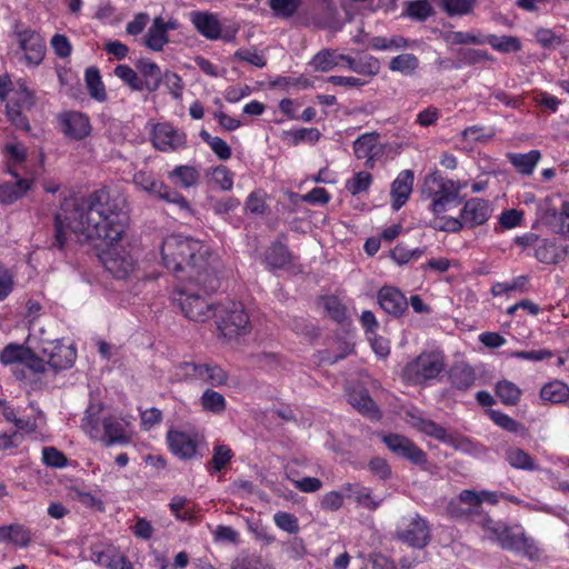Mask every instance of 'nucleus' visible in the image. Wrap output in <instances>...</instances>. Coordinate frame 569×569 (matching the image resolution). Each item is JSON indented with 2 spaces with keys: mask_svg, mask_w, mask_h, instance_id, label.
Returning <instances> with one entry per match:
<instances>
[{
  "mask_svg": "<svg viewBox=\"0 0 569 569\" xmlns=\"http://www.w3.org/2000/svg\"><path fill=\"white\" fill-rule=\"evenodd\" d=\"M52 247L62 249L68 231L87 239L102 240L107 249L100 254L106 270L117 279L127 278L136 260L119 244L129 224L127 199L120 192L102 187L86 198L64 199L54 214Z\"/></svg>",
  "mask_w": 569,
  "mask_h": 569,
  "instance_id": "obj_1",
  "label": "nucleus"
},
{
  "mask_svg": "<svg viewBox=\"0 0 569 569\" xmlns=\"http://www.w3.org/2000/svg\"><path fill=\"white\" fill-rule=\"evenodd\" d=\"M157 197L160 199H163L168 202L178 204L180 209L182 210H190V204L188 200L180 194L178 191L171 189L170 187L166 186L163 183V189L160 190V192L157 193Z\"/></svg>",
  "mask_w": 569,
  "mask_h": 569,
  "instance_id": "obj_61",
  "label": "nucleus"
},
{
  "mask_svg": "<svg viewBox=\"0 0 569 569\" xmlns=\"http://www.w3.org/2000/svg\"><path fill=\"white\" fill-rule=\"evenodd\" d=\"M341 61H346L348 68L359 74H366L369 77L376 76L380 70L379 60L372 56H365L358 60L350 56H341Z\"/></svg>",
  "mask_w": 569,
  "mask_h": 569,
  "instance_id": "obj_31",
  "label": "nucleus"
},
{
  "mask_svg": "<svg viewBox=\"0 0 569 569\" xmlns=\"http://www.w3.org/2000/svg\"><path fill=\"white\" fill-rule=\"evenodd\" d=\"M372 182V176L367 171L357 172L353 178L347 181L346 188L352 194L365 192Z\"/></svg>",
  "mask_w": 569,
  "mask_h": 569,
  "instance_id": "obj_51",
  "label": "nucleus"
},
{
  "mask_svg": "<svg viewBox=\"0 0 569 569\" xmlns=\"http://www.w3.org/2000/svg\"><path fill=\"white\" fill-rule=\"evenodd\" d=\"M376 147V138L373 134H362L353 142V151L358 159H371Z\"/></svg>",
  "mask_w": 569,
  "mask_h": 569,
  "instance_id": "obj_49",
  "label": "nucleus"
},
{
  "mask_svg": "<svg viewBox=\"0 0 569 569\" xmlns=\"http://www.w3.org/2000/svg\"><path fill=\"white\" fill-rule=\"evenodd\" d=\"M507 158L518 172L531 174L541 154L538 150H531L528 153H508Z\"/></svg>",
  "mask_w": 569,
  "mask_h": 569,
  "instance_id": "obj_33",
  "label": "nucleus"
},
{
  "mask_svg": "<svg viewBox=\"0 0 569 569\" xmlns=\"http://www.w3.org/2000/svg\"><path fill=\"white\" fill-rule=\"evenodd\" d=\"M492 531L503 549L521 552L531 560L539 558L540 550L536 541L523 531L517 532L510 527L493 528Z\"/></svg>",
  "mask_w": 569,
  "mask_h": 569,
  "instance_id": "obj_9",
  "label": "nucleus"
},
{
  "mask_svg": "<svg viewBox=\"0 0 569 569\" xmlns=\"http://www.w3.org/2000/svg\"><path fill=\"white\" fill-rule=\"evenodd\" d=\"M269 6L278 18H291L298 10L299 4L295 0H270Z\"/></svg>",
  "mask_w": 569,
  "mask_h": 569,
  "instance_id": "obj_55",
  "label": "nucleus"
},
{
  "mask_svg": "<svg viewBox=\"0 0 569 569\" xmlns=\"http://www.w3.org/2000/svg\"><path fill=\"white\" fill-rule=\"evenodd\" d=\"M496 395L503 405L516 406L520 400L521 390L513 382L502 380L496 386Z\"/></svg>",
  "mask_w": 569,
  "mask_h": 569,
  "instance_id": "obj_40",
  "label": "nucleus"
},
{
  "mask_svg": "<svg viewBox=\"0 0 569 569\" xmlns=\"http://www.w3.org/2000/svg\"><path fill=\"white\" fill-rule=\"evenodd\" d=\"M407 13L416 20L425 21L433 13V8L428 0H415L408 3Z\"/></svg>",
  "mask_w": 569,
  "mask_h": 569,
  "instance_id": "obj_52",
  "label": "nucleus"
},
{
  "mask_svg": "<svg viewBox=\"0 0 569 569\" xmlns=\"http://www.w3.org/2000/svg\"><path fill=\"white\" fill-rule=\"evenodd\" d=\"M218 337L224 342H237L251 332L249 316L241 302L228 301L216 307Z\"/></svg>",
  "mask_w": 569,
  "mask_h": 569,
  "instance_id": "obj_3",
  "label": "nucleus"
},
{
  "mask_svg": "<svg viewBox=\"0 0 569 569\" xmlns=\"http://www.w3.org/2000/svg\"><path fill=\"white\" fill-rule=\"evenodd\" d=\"M537 222L547 226L555 233L569 238V201H565L558 211L551 198H545L537 207Z\"/></svg>",
  "mask_w": 569,
  "mask_h": 569,
  "instance_id": "obj_8",
  "label": "nucleus"
},
{
  "mask_svg": "<svg viewBox=\"0 0 569 569\" xmlns=\"http://www.w3.org/2000/svg\"><path fill=\"white\" fill-rule=\"evenodd\" d=\"M419 66L418 58L412 53H402L395 57L389 64L390 70L403 74H412Z\"/></svg>",
  "mask_w": 569,
  "mask_h": 569,
  "instance_id": "obj_42",
  "label": "nucleus"
},
{
  "mask_svg": "<svg viewBox=\"0 0 569 569\" xmlns=\"http://www.w3.org/2000/svg\"><path fill=\"white\" fill-rule=\"evenodd\" d=\"M343 490L347 492L348 498L353 499L359 505L369 510H376L380 502L371 497V490L357 483H346Z\"/></svg>",
  "mask_w": 569,
  "mask_h": 569,
  "instance_id": "obj_34",
  "label": "nucleus"
},
{
  "mask_svg": "<svg viewBox=\"0 0 569 569\" xmlns=\"http://www.w3.org/2000/svg\"><path fill=\"white\" fill-rule=\"evenodd\" d=\"M183 367L191 368L192 372H188V376L194 379L203 380L213 387H219L227 383L228 376L226 371L219 366H211L208 363L198 365L194 362H184Z\"/></svg>",
  "mask_w": 569,
  "mask_h": 569,
  "instance_id": "obj_21",
  "label": "nucleus"
},
{
  "mask_svg": "<svg viewBox=\"0 0 569 569\" xmlns=\"http://www.w3.org/2000/svg\"><path fill=\"white\" fill-rule=\"evenodd\" d=\"M232 450L226 445H218L213 448V455L209 461V472L221 471L232 459Z\"/></svg>",
  "mask_w": 569,
  "mask_h": 569,
  "instance_id": "obj_45",
  "label": "nucleus"
},
{
  "mask_svg": "<svg viewBox=\"0 0 569 569\" xmlns=\"http://www.w3.org/2000/svg\"><path fill=\"white\" fill-rule=\"evenodd\" d=\"M163 266L177 279L196 283L206 293L216 292L220 288L218 259L200 241L172 234L161 246Z\"/></svg>",
  "mask_w": 569,
  "mask_h": 569,
  "instance_id": "obj_2",
  "label": "nucleus"
},
{
  "mask_svg": "<svg viewBox=\"0 0 569 569\" xmlns=\"http://www.w3.org/2000/svg\"><path fill=\"white\" fill-rule=\"evenodd\" d=\"M42 460L47 466L54 468H62L68 463L67 457L54 447L43 448Z\"/></svg>",
  "mask_w": 569,
  "mask_h": 569,
  "instance_id": "obj_59",
  "label": "nucleus"
},
{
  "mask_svg": "<svg viewBox=\"0 0 569 569\" xmlns=\"http://www.w3.org/2000/svg\"><path fill=\"white\" fill-rule=\"evenodd\" d=\"M103 429L104 436L107 438L106 445L110 446L113 443H124L128 441V438L124 433V428L120 421L117 419L109 417L103 419Z\"/></svg>",
  "mask_w": 569,
  "mask_h": 569,
  "instance_id": "obj_38",
  "label": "nucleus"
},
{
  "mask_svg": "<svg viewBox=\"0 0 569 569\" xmlns=\"http://www.w3.org/2000/svg\"><path fill=\"white\" fill-rule=\"evenodd\" d=\"M14 34L27 63L40 64L46 54V42L41 34L31 29L16 31Z\"/></svg>",
  "mask_w": 569,
  "mask_h": 569,
  "instance_id": "obj_11",
  "label": "nucleus"
},
{
  "mask_svg": "<svg viewBox=\"0 0 569 569\" xmlns=\"http://www.w3.org/2000/svg\"><path fill=\"white\" fill-rule=\"evenodd\" d=\"M189 500L186 497L174 496L169 505L174 517L181 521H192L193 511L187 508Z\"/></svg>",
  "mask_w": 569,
  "mask_h": 569,
  "instance_id": "obj_53",
  "label": "nucleus"
},
{
  "mask_svg": "<svg viewBox=\"0 0 569 569\" xmlns=\"http://www.w3.org/2000/svg\"><path fill=\"white\" fill-rule=\"evenodd\" d=\"M348 402L360 413L367 415L372 419H379L381 416L367 389L362 388L350 392L348 395Z\"/></svg>",
  "mask_w": 569,
  "mask_h": 569,
  "instance_id": "obj_26",
  "label": "nucleus"
},
{
  "mask_svg": "<svg viewBox=\"0 0 569 569\" xmlns=\"http://www.w3.org/2000/svg\"><path fill=\"white\" fill-rule=\"evenodd\" d=\"M506 458L508 462L517 469L523 470H535L536 466L533 465L532 458L520 448H511L507 451Z\"/></svg>",
  "mask_w": 569,
  "mask_h": 569,
  "instance_id": "obj_48",
  "label": "nucleus"
},
{
  "mask_svg": "<svg viewBox=\"0 0 569 569\" xmlns=\"http://www.w3.org/2000/svg\"><path fill=\"white\" fill-rule=\"evenodd\" d=\"M184 132L174 129L169 123H159L153 129L152 143L160 151H174L186 146Z\"/></svg>",
  "mask_w": 569,
  "mask_h": 569,
  "instance_id": "obj_14",
  "label": "nucleus"
},
{
  "mask_svg": "<svg viewBox=\"0 0 569 569\" xmlns=\"http://www.w3.org/2000/svg\"><path fill=\"white\" fill-rule=\"evenodd\" d=\"M425 253L423 249H409L399 243L391 250V257L398 264H405L410 259H418Z\"/></svg>",
  "mask_w": 569,
  "mask_h": 569,
  "instance_id": "obj_56",
  "label": "nucleus"
},
{
  "mask_svg": "<svg viewBox=\"0 0 569 569\" xmlns=\"http://www.w3.org/2000/svg\"><path fill=\"white\" fill-rule=\"evenodd\" d=\"M90 558L93 562L108 569H133L131 562L112 548L101 551L93 550Z\"/></svg>",
  "mask_w": 569,
  "mask_h": 569,
  "instance_id": "obj_25",
  "label": "nucleus"
},
{
  "mask_svg": "<svg viewBox=\"0 0 569 569\" xmlns=\"http://www.w3.org/2000/svg\"><path fill=\"white\" fill-rule=\"evenodd\" d=\"M287 236L280 233L264 252V262L270 270L283 269L292 261V254L284 241Z\"/></svg>",
  "mask_w": 569,
  "mask_h": 569,
  "instance_id": "obj_18",
  "label": "nucleus"
},
{
  "mask_svg": "<svg viewBox=\"0 0 569 569\" xmlns=\"http://www.w3.org/2000/svg\"><path fill=\"white\" fill-rule=\"evenodd\" d=\"M487 500L496 503L497 499L493 493L482 491L480 495L472 490H462L459 493L458 501H450L448 505V512L451 517L457 519H471L488 527L491 519L482 512V501Z\"/></svg>",
  "mask_w": 569,
  "mask_h": 569,
  "instance_id": "obj_4",
  "label": "nucleus"
},
{
  "mask_svg": "<svg viewBox=\"0 0 569 569\" xmlns=\"http://www.w3.org/2000/svg\"><path fill=\"white\" fill-rule=\"evenodd\" d=\"M143 42L153 51H161L163 46L169 42L166 28L162 26V17H156L153 19L151 27L144 36Z\"/></svg>",
  "mask_w": 569,
  "mask_h": 569,
  "instance_id": "obj_30",
  "label": "nucleus"
},
{
  "mask_svg": "<svg viewBox=\"0 0 569 569\" xmlns=\"http://www.w3.org/2000/svg\"><path fill=\"white\" fill-rule=\"evenodd\" d=\"M190 21L196 30L207 39L217 40L221 37L222 26L217 14L207 11H192Z\"/></svg>",
  "mask_w": 569,
  "mask_h": 569,
  "instance_id": "obj_19",
  "label": "nucleus"
},
{
  "mask_svg": "<svg viewBox=\"0 0 569 569\" xmlns=\"http://www.w3.org/2000/svg\"><path fill=\"white\" fill-rule=\"evenodd\" d=\"M469 0H443V9L449 16H462L471 11Z\"/></svg>",
  "mask_w": 569,
  "mask_h": 569,
  "instance_id": "obj_62",
  "label": "nucleus"
},
{
  "mask_svg": "<svg viewBox=\"0 0 569 569\" xmlns=\"http://www.w3.org/2000/svg\"><path fill=\"white\" fill-rule=\"evenodd\" d=\"M30 348L22 345L9 343L0 352V361L3 365L22 363Z\"/></svg>",
  "mask_w": 569,
  "mask_h": 569,
  "instance_id": "obj_44",
  "label": "nucleus"
},
{
  "mask_svg": "<svg viewBox=\"0 0 569 569\" xmlns=\"http://www.w3.org/2000/svg\"><path fill=\"white\" fill-rule=\"evenodd\" d=\"M382 442L393 455L416 466L425 467L428 462L427 453L405 436L398 433L383 435Z\"/></svg>",
  "mask_w": 569,
  "mask_h": 569,
  "instance_id": "obj_10",
  "label": "nucleus"
},
{
  "mask_svg": "<svg viewBox=\"0 0 569 569\" xmlns=\"http://www.w3.org/2000/svg\"><path fill=\"white\" fill-rule=\"evenodd\" d=\"M487 43L502 53L518 52L522 48L520 39L515 36L498 37L496 34H489L487 36Z\"/></svg>",
  "mask_w": 569,
  "mask_h": 569,
  "instance_id": "obj_36",
  "label": "nucleus"
},
{
  "mask_svg": "<svg viewBox=\"0 0 569 569\" xmlns=\"http://www.w3.org/2000/svg\"><path fill=\"white\" fill-rule=\"evenodd\" d=\"M426 186L428 189L423 192L432 197L430 209L436 216L445 212L451 203L461 202L459 192L463 184L458 181L446 179L438 172H433L426 178Z\"/></svg>",
  "mask_w": 569,
  "mask_h": 569,
  "instance_id": "obj_5",
  "label": "nucleus"
},
{
  "mask_svg": "<svg viewBox=\"0 0 569 569\" xmlns=\"http://www.w3.org/2000/svg\"><path fill=\"white\" fill-rule=\"evenodd\" d=\"M84 78L90 97L99 102H104L107 100V92L98 68H88Z\"/></svg>",
  "mask_w": 569,
  "mask_h": 569,
  "instance_id": "obj_35",
  "label": "nucleus"
},
{
  "mask_svg": "<svg viewBox=\"0 0 569 569\" xmlns=\"http://www.w3.org/2000/svg\"><path fill=\"white\" fill-rule=\"evenodd\" d=\"M460 60L466 64H476L482 61H493V57L485 50L460 49L458 51Z\"/></svg>",
  "mask_w": 569,
  "mask_h": 569,
  "instance_id": "obj_58",
  "label": "nucleus"
},
{
  "mask_svg": "<svg viewBox=\"0 0 569 569\" xmlns=\"http://www.w3.org/2000/svg\"><path fill=\"white\" fill-rule=\"evenodd\" d=\"M395 537L401 542L417 549H423L431 539L428 522L419 515H416L407 528L398 529Z\"/></svg>",
  "mask_w": 569,
  "mask_h": 569,
  "instance_id": "obj_12",
  "label": "nucleus"
},
{
  "mask_svg": "<svg viewBox=\"0 0 569 569\" xmlns=\"http://www.w3.org/2000/svg\"><path fill=\"white\" fill-rule=\"evenodd\" d=\"M449 380L452 387L458 390L466 391L475 385L476 372L469 365L458 362L449 370Z\"/></svg>",
  "mask_w": 569,
  "mask_h": 569,
  "instance_id": "obj_27",
  "label": "nucleus"
},
{
  "mask_svg": "<svg viewBox=\"0 0 569 569\" xmlns=\"http://www.w3.org/2000/svg\"><path fill=\"white\" fill-rule=\"evenodd\" d=\"M212 179L222 190L232 188V172L226 166L216 167L212 171Z\"/></svg>",
  "mask_w": 569,
  "mask_h": 569,
  "instance_id": "obj_63",
  "label": "nucleus"
},
{
  "mask_svg": "<svg viewBox=\"0 0 569 569\" xmlns=\"http://www.w3.org/2000/svg\"><path fill=\"white\" fill-rule=\"evenodd\" d=\"M540 398L551 403H563L569 400V386L560 380L546 383L540 390Z\"/></svg>",
  "mask_w": 569,
  "mask_h": 569,
  "instance_id": "obj_32",
  "label": "nucleus"
},
{
  "mask_svg": "<svg viewBox=\"0 0 569 569\" xmlns=\"http://www.w3.org/2000/svg\"><path fill=\"white\" fill-rule=\"evenodd\" d=\"M447 42L451 44H477L482 46L487 43V36L480 31L477 32H462V31H450L445 37Z\"/></svg>",
  "mask_w": 569,
  "mask_h": 569,
  "instance_id": "obj_39",
  "label": "nucleus"
},
{
  "mask_svg": "<svg viewBox=\"0 0 569 569\" xmlns=\"http://www.w3.org/2000/svg\"><path fill=\"white\" fill-rule=\"evenodd\" d=\"M201 406L204 410L213 412V413H221L226 410V399L220 393L212 389H207L201 398Z\"/></svg>",
  "mask_w": 569,
  "mask_h": 569,
  "instance_id": "obj_46",
  "label": "nucleus"
},
{
  "mask_svg": "<svg viewBox=\"0 0 569 569\" xmlns=\"http://www.w3.org/2000/svg\"><path fill=\"white\" fill-rule=\"evenodd\" d=\"M491 214L489 202L480 198H471L465 202L460 217L467 228L486 223Z\"/></svg>",
  "mask_w": 569,
  "mask_h": 569,
  "instance_id": "obj_17",
  "label": "nucleus"
},
{
  "mask_svg": "<svg viewBox=\"0 0 569 569\" xmlns=\"http://www.w3.org/2000/svg\"><path fill=\"white\" fill-rule=\"evenodd\" d=\"M369 470L381 480H387L391 477V468L386 459L375 457L369 461Z\"/></svg>",
  "mask_w": 569,
  "mask_h": 569,
  "instance_id": "obj_64",
  "label": "nucleus"
},
{
  "mask_svg": "<svg viewBox=\"0 0 569 569\" xmlns=\"http://www.w3.org/2000/svg\"><path fill=\"white\" fill-rule=\"evenodd\" d=\"M178 297L173 301L178 303L184 317L192 321L204 322L214 316L216 307L198 292L191 291L184 286L176 289Z\"/></svg>",
  "mask_w": 569,
  "mask_h": 569,
  "instance_id": "obj_7",
  "label": "nucleus"
},
{
  "mask_svg": "<svg viewBox=\"0 0 569 569\" xmlns=\"http://www.w3.org/2000/svg\"><path fill=\"white\" fill-rule=\"evenodd\" d=\"M32 184L31 180L18 179L14 182H3L0 184V203L4 206L12 204L22 198Z\"/></svg>",
  "mask_w": 569,
  "mask_h": 569,
  "instance_id": "obj_28",
  "label": "nucleus"
},
{
  "mask_svg": "<svg viewBox=\"0 0 569 569\" xmlns=\"http://www.w3.org/2000/svg\"><path fill=\"white\" fill-rule=\"evenodd\" d=\"M341 56L337 54L335 50L323 49L312 58L310 66L316 71L328 72L338 66Z\"/></svg>",
  "mask_w": 569,
  "mask_h": 569,
  "instance_id": "obj_37",
  "label": "nucleus"
},
{
  "mask_svg": "<svg viewBox=\"0 0 569 569\" xmlns=\"http://www.w3.org/2000/svg\"><path fill=\"white\" fill-rule=\"evenodd\" d=\"M201 139L208 143L211 150L220 160H228L231 157V148L228 143L219 137H212L207 130L200 131Z\"/></svg>",
  "mask_w": 569,
  "mask_h": 569,
  "instance_id": "obj_47",
  "label": "nucleus"
},
{
  "mask_svg": "<svg viewBox=\"0 0 569 569\" xmlns=\"http://www.w3.org/2000/svg\"><path fill=\"white\" fill-rule=\"evenodd\" d=\"M274 522L280 529L289 533H297L299 531L298 519L292 513L279 511L274 515Z\"/></svg>",
  "mask_w": 569,
  "mask_h": 569,
  "instance_id": "obj_60",
  "label": "nucleus"
},
{
  "mask_svg": "<svg viewBox=\"0 0 569 569\" xmlns=\"http://www.w3.org/2000/svg\"><path fill=\"white\" fill-rule=\"evenodd\" d=\"M167 440L171 451L182 459H191L197 452V443L187 432L169 430Z\"/></svg>",
  "mask_w": 569,
  "mask_h": 569,
  "instance_id": "obj_22",
  "label": "nucleus"
},
{
  "mask_svg": "<svg viewBox=\"0 0 569 569\" xmlns=\"http://www.w3.org/2000/svg\"><path fill=\"white\" fill-rule=\"evenodd\" d=\"M199 172L191 166H178L170 172V178H176L177 183L183 188H190L197 184Z\"/></svg>",
  "mask_w": 569,
  "mask_h": 569,
  "instance_id": "obj_41",
  "label": "nucleus"
},
{
  "mask_svg": "<svg viewBox=\"0 0 569 569\" xmlns=\"http://www.w3.org/2000/svg\"><path fill=\"white\" fill-rule=\"evenodd\" d=\"M61 131L70 139L82 140L89 136L91 126L89 118L79 111H68L59 116Z\"/></svg>",
  "mask_w": 569,
  "mask_h": 569,
  "instance_id": "obj_15",
  "label": "nucleus"
},
{
  "mask_svg": "<svg viewBox=\"0 0 569 569\" xmlns=\"http://www.w3.org/2000/svg\"><path fill=\"white\" fill-rule=\"evenodd\" d=\"M413 184V172L401 171L391 184L392 208L399 210L408 200Z\"/></svg>",
  "mask_w": 569,
  "mask_h": 569,
  "instance_id": "obj_23",
  "label": "nucleus"
},
{
  "mask_svg": "<svg viewBox=\"0 0 569 569\" xmlns=\"http://www.w3.org/2000/svg\"><path fill=\"white\" fill-rule=\"evenodd\" d=\"M136 68L142 76L146 90L154 92L160 88L163 74L156 62L141 58L137 60Z\"/></svg>",
  "mask_w": 569,
  "mask_h": 569,
  "instance_id": "obj_24",
  "label": "nucleus"
},
{
  "mask_svg": "<svg viewBox=\"0 0 569 569\" xmlns=\"http://www.w3.org/2000/svg\"><path fill=\"white\" fill-rule=\"evenodd\" d=\"M568 254L567 247H558L555 242L542 240L535 251L536 258L542 263H558Z\"/></svg>",
  "mask_w": 569,
  "mask_h": 569,
  "instance_id": "obj_29",
  "label": "nucleus"
},
{
  "mask_svg": "<svg viewBox=\"0 0 569 569\" xmlns=\"http://www.w3.org/2000/svg\"><path fill=\"white\" fill-rule=\"evenodd\" d=\"M445 357L441 352L425 351L406 365L402 378L412 385H425L436 379L445 370Z\"/></svg>",
  "mask_w": 569,
  "mask_h": 569,
  "instance_id": "obj_6",
  "label": "nucleus"
},
{
  "mask_svg": "<svg viewBox=\"0 0 569 569\" xmlns=\"http://www.w3.org/2000/svg\"><path fill=\"white\" fill-rule=\"evenodd\" d=\"M114 74L128 84L132 90H144L143 79L139 77L137 71L127 64H119L114 69Z\"/></svg>",
  "mask_w": 569,
  "mask_h": 569,
  "instance_id": "obj_43",
  "label": "nucleus"
},
{
  "mask_svg": "<svg viewBox=\"0 0 569 569\" xmlns=\"http://www.w3.org/2000/svg\"><path fill=\"white\" fill-rule=\"evenodd\" d=\"M42 353L54 372L71 368L77 358L76 349L60 341L50 342L42 349Z\"/></svg>",
  "mask_w": 569,
  "mask_h": 569,
  "instance_id": "obj_13",
  "label": "nucleus"
},
{
  "mask_svg": "<svg viewBox=\"0 0 569 569\" xmlns=\"http://www.w3.org/2000/svg\"><path fill=\"white\" fill-rule=\"evenodd\" d=\"M411 417V425L420 432H423L425 435L432 437L439 441H442L447 445L453 446L455 448L459 447V442L463 439H458L453 437L452 435H449L447 430L436 423L433 420L425 419L420 416L410 415Z\"/></svg>",
  "mask_w": 569,
  "mask_h": 569,
  "instance_id": "obj_20",
  "label": "nucleus"
},
{
  "mask_svg": "<svg viewBox=\"0 0 569 569\" xmlns=\"http://www.w3.org/2000/svg\"><path fill=\"white\" fill-rule=\"evenodd\" d=\"M133 182L141 190H144L151 194L157 196L161 189H163V182L156 180L151 174L139 171L133 176Z\"/></svg>",
  "mask_w": 569,
  "mask_h": 569,
  "instance_id": "obj_50",
  "label": "nucleus"
},
{
  "mask_svg": "<svg viewBox=\"0 0 569 569\" xmlns=\"http://www.w3.org/2000/svg\"><path fill=\"white\" fill-rule=\"evenodd\" d=\"M378 303L388 315L399 318L408 309L405 295L395 287L385 286L378 292Z\"/></svg>",
  "mask_w": 569,
  "mask_h": 569,
  "instance_id": "obj_16",
  "label": "nucleus"
},
{
  "mask_svg": "<svg viewBox=\"0 0 569 569\" xmlns=\"http://www.w3.org/2000/svg\"><path fill=\"white\" fill-rule=\"evenodd\" d=\"M489 416L496 425L507 431L519 432L525 430V427L520 422L499 410H490Z\"/></svg>",
  "mask_w": 569,
  "mask_h": 569,
  "instance_id": "obj_54",
  "label": "nucleus"
},
{
  "mask_svg": "<svg viewBox=\"0 0 569 569\" xmlns=\"http://www.w3.org/2000/svg\"><path fill=\"white\" fill-rule=\"evenodd\" d=\"M292 139V144L297 146L300 142L307 141L315 143L319 140L321 133L317 128H301L287 132Z\"/></svg>",
  "mask_w": 569,
  "mask_h": 569,
  "instance_id": "obj_57",
  "label": "nucleus"
}]
</instances>
